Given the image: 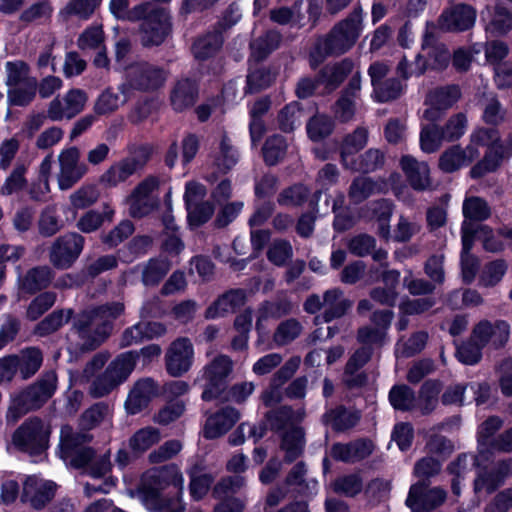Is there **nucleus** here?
I'll use <instances>...</instances> for the list:
<instances>
[{
  "label": "nucleus",
  "mask_w": 512,
  "mask_h": 512,
  "mask_svg": "<svg viewBox=\"0 0 512 512\" xmlns=\"http://www.w3.org/2000/svg\"><path fill=\"white\" fill-rule=\"evenodd\" d=\"M383 182H377L369 177H357L353 180L350 189L349 197L355 203H360L375 193L383 191Z\"/></svg>",
  "instance_id": "nucleus-42"
},
{
  "label": "nucleus",
  "mask_w": 512,
  "mask_h": 512,
  "mask_svg": "<svg viewBox=\"0 0 512 512\" xmlns=\"http://www.w3.org/2000/svg\"><path fill=\"white\" fill-rule=\"evenodd\" d=\"M84 247V238L77 233H67L57 238L49 251L52 265L58 269H67L80 256Z\"/></svg>",
  "instance_id": "nucleus-14"
},
{
  "label": "nucleus",
  "mask_w": 512,
  "mask_h": 512,
  "mask_svg": "<svg viewBox=\"0 0 512 512\" xmlns=\"http://www.w3.org/2000/svg\"><path fill=\"white\" fill-rule=\"evenodd\" d=\"M363 30V11L355 7L349 16L339 22L328 37L320 39L310 54V65L316 68L326 56L349 50Z\"/></svg>",
  "instance_id": "nucleus-4"
},
{
  "label": "nucleus",
  "mask_w": 512,
  "mask_h": 512,
  "mask_svg": "<svg viewBox=\"0 0 512 512\" xmlns=\"http://www.w3.org/2000/svg\"><path fill=\"white\" fill-rule=\"evenodd\" d=\"M189 476L190 494L193 499L201 500L208 493L214 478L208 473H203L198 466H194L190 469Z\"/></svg>",
  "instance_id": "nucleus-53"
},
{
  "label": "nucleus",
  "mask_w": 512,
  "mask_h": 512,
  "mask_svg": "<svg viewBox=\"0 0 512 512\" xmlns=\"http://www.w3.org/2000/svg\"><path fill=\"white\" fill-rule=\"evenodd\" d=\"M437 37V26L434 23H427L422 42V56L428 58L424 60L426 69H443L449 63L450 53L444 44L437 43Z\"/></svg>",
  "instance_id": "nucleus-18"
},
{
  "label": "nucleus",
  "mask_w": 512,
  "mask_h": 512,
  "mask_svg": "<svg viewBox=\"0 0 512 512\" xmlns=\"http://www.w3.org/2000/svg\"><path fill=\"white\" fill-rule=\"evenodd\" d=\"M428 122V124H422L420 147L425 153H433L438 150L444 137H442V130L434 122Z\"/></svg>",
  "instance_id": "nucleus-56"
},
{
  "label": "nucleus",
  "mask_w": 512,
  "mask_h": 512,
  "mask_svg": "<svg viewBox=\"0 0 512 512\" xmlns=\"http://www.w3.org/2000/svg\"><path fill=\"white\" fill-rule=\"evenodd\" d=\"M156 178L149 177L139 183L128 197L129 213L134 218L148 215L155 206L152 192L157 188Z\"/></svg>",
  "instance_id": "nucleus-21"
},
{
  "label": "nucleus",
  "mask_w": 512,
  "mask_h": 512,
  "mask_svg": "<svg viewBox=\"0 0 512 512\" xmlns=\"http://www.w3.org/2000/svg\"><path fill=\"white\" fill-rule=\"evenodd\" d=\"M57 388V375L48 371L33 385L13 398L7 412L8 421H17L21 415L29 410L39 408L55 393Z\"/></svg>",
  "instance_id": "nucleus-5"
},
{
  "label": "nucleus",
  "mask_w": 512,
  "mask_h": 512,
  "mask_svg": "<svg viewBox=\"0 0 512 512\" xmlns=\"http://www.w3.org/2000/svg\"><path fill=\"white\" fill-rule=\"evenodd\" d=\"M446 499V492L438 487L428 488L424 482L410 487L406 505L412 512H426L435 509Z\"/></svg>",
  "instance_id": "nucleus-17"
},
{
  "label": "nucleus",
  "mask_w": 512,
  "mask_h": 512,
  "mask_svg": "<svg viewBox=\"0 0 512 512\" xmlns=\"http://www.w3.org/2000/svg\"><path fill=\"white\" fill-rule=\"evenodd\" d=\"M402 171L415 190H426L431 186L430 170L425 162H419L412 156H403L400 160Z\"/></svg>",
  "instance_id": "nucleus-31"
},
{
  "label": "nucleus",
  "mask_w": 512,
  "mask_h": 512,
  "mask_svg": "<svg viewBox=\"0 0 512 512\" xmlns=\"http://www.w3.org/2000/svg\"><path fill=\"white\" fill-rule=\"evenodd\" d=\"M53 13V7L48 0H41L33 3L20 14V21L26 24L48 21Z\"/></svg>",
  "instance_id": "nucleus-54"
},
{
  "label": "nucleus",
  "mask_w": 512,
  "mask_h": 512,
  "mask_svg": "<svg viewBox=\"0 0 512 512\" xmlns=\"http://www.w3.org/2000/svg\"><path fill=\"white\" fill-rule=\"evenodd\" d=\"M439 392L440 386L437 382H425L421 387L418 399H416V407L423 413H429L437 404Z\"/></svg>",
  "instance_id": "nucleus-60"
},
{
  "label": "nucleus",
  "mask_w": 512,
  "mask_h": 512,
  "mask_svg": "<svg viewBox=\"0 0 512 512\" xmlns=\"http://www.w3.org/2000/svg\"><path fill=\"white\" fill-rule=\"evenodd\" d=\"M393 313L390 310L376 311L372 316L374 327H363L358 331V341L363 345H382L386 342Z\"/></svg>",
  "instance_id": "nucleus-25"
},
{
  "label": "nucleus",
  "mask_w": 512,
  "mask_h": 512,
  "mask_svg": "<svg viewBox=\"0 0 512 512\" xmlns=\"http://www.w3.org/2000/svg\"><path fill=\"white\" fill-rule=\"evenodd\" d=\"M141 43L145 47L158 46L164 42L171 31L170 16L163 8H156L149 3V10L141 18Z\"/></svg>",
  "instance_id": "nucleus-9"
},
{
  "label": "nucleus",
  "mask_w": 512,
  "mask_h": 512,
  "mask_svg": "<svg viewBox=\"0 0 512 512\" xmlns=\"http://www.w3.org/2000/svg\"><path fill=\"white\" fill-rule=\"evenodd\" d=\"M232 366V360L228 356L220 355L204 367L203 377L206 380L202 393L204 401L221 397L225 390V379L231 373Z\"/></svg>",
  "instance_id": "nucleus-12"
},
{
  "label": "nucleus",
  "mask_w": 512,
  "mask_h": 512,
  "mask_svg": "<svg viewBox=\"0 0 512 512\" xmlns=\"http://www.w3.org/2000/svg\"><path fill=\"white\" fill-rule=\"evenodd\" d=\"M368 141V131L364 127H358L353 133L347 135L341 146V160L343 166L353 159V155L364 148Z\"/></svg>",
  "instance_id": "nucleus-41"
},
{
  "label": "nucleus",
  "mask_w": 512,
  "mask_h": 512,
  "mask_svg": "<svg viewBox=\"0 0 512 512\" xmlns=\"http://www.w3.org/2000/svg\"><path fill=\"white\" fill-rule=\"evenodd\" d=\"M353 66V62L348 59L332 66H326L321 72L320 81L325 84L327 90L331 91L352 72Z\"/></svg>",
  "instance_id": "nucleus-44"
},
{
  "label": "nucleus",
  "mask_w": 512,
  "mask_h": 512,
  "mask_svg": "<svg viewBox=\"0 0 512 512\" xmlns=\"http://www.w3.org/2000/svg\"><path fill=\"white\" fill-rule=\"evenodd\" d=\"M53 274L49 267L41 266L30 269L21 280V289L33 294L45 289L52 281Z\"/></svg>",
  "instance_id": "nucleus-39"
},
{
  "label": "nucleus",
  "mask_w": 512,
  "mask_h": 512,
  "mask_svg": "<svg viewBox=\"0 0 512 512\" xmlns=\"http://www.w3.org/2000/svg\"><path fill=\"white\" fill-rule=\"evenodd\" d=\"M373 213L378 222V233L387 239L390 236V218L392 215V203L388 200H379L372 204Z\"/></svg>",
  "instance_id": "nucleus-59"
},
{
  "label": "nucleus",
  "mask_w": 512,
  "mask_h": 512,
  "mask_svg": "<svg viewBox=\"0 0 512 512\" xmlns=\"http://www.w3.org/2000/svg\"><path fill=\"white\" fill-rule=\"evenodd\" d=\"M506 478H512V458L498 462L495 473H478L474 482L475 492L485 490L491 493L502 485Z\"/></svg>",
  "instance_id": "nucleus-32"
},
{
  "label": "nucleus",
  "mask_w": 512,
  "mask_h": 512,
  "mask_svg": "<svg viewBox=\"0 0 512 512\" xmlns=\"http://www.w3.org/2000/svg\"><path fill=\"white\" fill-rule=\"evenodd\" d=\"M502 420L499 417H490L478 428V453L480 457L489 460L491 441L494 434L502 427Z\"/></svg>",
  "instance_id": "nucleus-40"
},
{
  "label": "nucleus",
  "mask_w": 512,
  "mask_h": 512,
  "mask_svg": "<svg viewBox=\"0 0 512 512\" xmlns=\"http://www.w3.org/2000/svg\"><path fill=\"white\" fill-rule=\"evenodd\" d=\"M240 414L233 407H224L210 415L204 426V436L208 439L218 438L227 433L239 420Z\"/></svg>",
  "instance_id": "nucleus-30"
},
{
  "label": "nucleus",
  "mask_w": 512,
  "mask_h": 512,
  "mask_svg": "<svg viewBox=\"0 0 512 512\" xmlns=\"http://www.w3.org/2000/svg\"><path fill=\"white\" fill-rule=\"evenodd\" d=\"M194 348L190 339L180 337L174 340L165 355L166 370L173 377H180L192 366Z\"/></svg>",
  "instance_id": "nucleus-16"
},
{
  "label": "nucleus",
  "mask_w": 512,
  "mask_h": 512,
  "mask_svg": "<svg viewBox=\"0 0 512 512\" xmlns=\"http://www.w3.org/2000/svg\"><path fill=\"white\" fill-rule=\"evenodd\" d=\"M50 427L39 418L24 421L12 436L13 445L30 455H39L48 448Z\"/></svg>",
  "instance_id": "nucleus-7"
},
{
  "label": "nucleus",
  "mask_w": 512,
  "mask_h": 512,
  "mask_svg": "<svg viewBox=\"0 0 512 512\" xmlns=\"http://www.w3.org/2000/svg\"><path fill=\"white\" fill-rule=\"evenodd\" d=\"M244 486V478L235 475L221 479L213 488V496L221 500L214 508V512H243L246 502L242 498L231 497Z\"/></svg>",
  "instance_id": "nucleus-15"
},
{
  "label": "nucleus",
  "mask_w": 512,
  "mask_h": 512,
  "mask_svg": "<svg viewBox=\"0 0 512 512\" xmlns=\"http://www.w3.org/2000/svg\"><path fill=\"white\" fill-rule=\"evenodd\" d=\"M506 271L507 264L503 260H496L487 264L480 275V285L484 287L497 285L502 280Z\"/></svg>",
  "instance_id": "nucleus-62"
},
{
  "label": "nucleus",
  "mask_w": 512,
  "mask_h": 512,
  "mask_svg": "<svg viewBox=\"0 0 512 512\" xmlns=\"http://www.w3.org/2000/svg\"><path fill=\"white\" fill-rule=\"evenodd\" d=\"M247 301L243 289H232L219 296L205 311V318L216 319L234 313Z\"/></svg>",
  "instance_id": "nucleus-28"
},
{
  "label": "nucleus",
  "mask_w": 512,
  "mask_h": 512,
  "mask_svg": "<svg viewBox=\"0 0 512 512\" xmlns=\"http://www.w3.org/2000/svg\"><path fill=\"white\" fill-rule=\"evenodd\" d=\"M18 361V370L23 379L33 376L41 367L43 356L39 349L30 347L15 355Z\"/></svg>",
  "instance_id": "nucleus-45"
},
{
  "label": "nucleus",
  "mask_w": 512,
  "mask_h": 512,
  "mask_svg": "<svg viewBox=\"0 0 512 512\" xmlns=\"http://www.w3.org/2000/svg\"><path fill=\"white\" fill-rule=\"evenodd\" d=\"M196 96L195 83L189 79L180 80L171 93L172 106L176 111H183L195 103Z\"/></svg>",
  "instance_id": "nucleus-38"
},
{
  "label": "nucleus",
  "mask_w": 512,
  "mask_h": 512,
  "mask_svg": "<svg viewBox=\"0 0 512 512\" xmlns=\"http://www.w3.org/2000/svg\"><path fill=\"white\" fill-rule=\"evenodd\" d=\"M333 121L323 115L314 116L307 124V133L312 141H320L333 131Z\"/></svg>",
  "instance_id": "nucleus-64"
},
{
  "label": "nucleus",
  "mask_w": 512,
  "mask_h": 512,
  "mask_svg": "<svg viewBox=\"0 0 512 512\" xmlns=\"http://www.w3.org/2000/svg\"><path fill=\"white\" fill-rule=\"evenodd\" d=\"M359 420V415L339 407L328 411L324 415L325 424L331 426L334 430L344 431L353 427Z\"/></svg>",
  "instance_id": "nucleus-52"
},
{
  "label": "nucleus",
  "mask_w": 512,
  "mask_h": 512,
  "mask_svg": "<svg viewBox=\"0 0 512 512\" xmlns=\"http://www.w3.org/2000/svg\"><path fill=\"white\" fill-rule=\"evenodd\" d=\"M161 439L160 431L155 427H144L136 431L129 439V447L135 453H143Z\"/></svg>",
  "instance_id": "nucleus-47"
},
{
  "label": "nucleus",
  "mask_w": 512,
  "mask_h": 512,
  "mask_svg": "<svg viewBox=\"0 0 512 512\" xmlns=\"http://www.w3.org/2000/svg\"><path fill=\"white\" fill-rule=\"evenodd\" d=\"M212 165L222 174L231 170L239 160L237 149L226 134H222L216 150L211 155Z\"/></svg>",
  "instance_id": "nucleus-34"
},
{
  "label": "nucleus",
  "mask_w": 512,
  "mask_h": 512,
  "mask_svg": "<svg viewBox=\"0 0 512 512\" xmlns=\"http://www.w3.org/2000/svg\"><path fill=\"white\" fill-rule=\"evenodd\" d=\"M136 359L137 354L132 351L118 355L92 382L90 394L95 398H100L111 393L129 378L135 369Z\"/></svg>",
  "instance_id": "nucleus-6"
},
{
  "label": "nucleus",
  "mask_w": 512,
  "mask_h": 512,
  "mask_svg": "<svg viewBox=\"0 0 512 512\" xmlns=\"http://www.w3.org/2000/svg\"><path fill=\"white\" fill-rule=\"evenodd\" d=\"M90 441L85 433H76L69 425H64L60 431V457L70 466L82 469L83 474L92 478L105 477L112 468L110 451L96 454L92 447L80 446Z\"/></svg>",
  "instance_id": "nucleus-2"
},
{
  "label": "nucleus",
  "mask_w": 512,
  "mask_h": 512,
  "mask_svg": "<svg viewBox=\"0 0 512 512\" xmlns=\"http://www.w3.org/2000/svg\"><path fill=\"white\" fill-rule=\"evenodd\" d=\"M473 246V234L470 228V224L464 221L462 224V253H461V268L462 277L466 283H471L478 271L479 262L478 259L470 254V250Z\"/></svg>",
  "instance_id": "nucleus-33"
},
{
  "label": "nucleus",
  "mask_w": 512,
  "mask_h": 512,
  "mask_svg": "<svg viewBox=\"0 0 512 512\" xmlns=\"http://www.w3.org/2000/svg\"><path fill=\"white\" fill-rule=\"evenodd\" d=\"M223 38L221 33L215 31L198 38L192 47L196 59L205 60L213 56L222 46Z\"/></svg>",
  "instance_id": "nucleus-46"
},
{
  "label": "nucleus",
  "mask_w": 512,
  "mask_h": 512,
  "mask_svg": "<svg viewBox=\"0 0 512 512\" xmlns=\"http://www.w3.org/2000/svg\"><path fill=\"white\" fill-rule=\"evenodd\" d=\"M101 2L102 0H70L59 14L64 19L76 16L81 20H87Z\"/></svg>",
  "instance_id": "nucleus-50"
},
{
  "label": "nucleus",
  "mask_w": 512,
  "mask_h": 512,
  "mask_svg": "<svg viewBox=\"0 0 512 512\" xmlns=\"http://www.w3.org/2000/svg\"><path fill=\"white\" fill-rule=\"evenodd\" d=\"M58 165L57 183L60 190L72 188L88 172V166L81 161V152L75 146L60 151Z\"/></svg>",
  "instance_id": "nucleus-10"
},
{
  "label": "nucleus",
  "mask_w": 512,
  "mask_h": 512,
  "mask_svg": "<svg viewBox=\"0 0 512 512\" xmlns=\"http://www.w3.org/2000/svg\"><path fill=\"white\" fill-rule=\"evenodd\" d=\"M56 484L36 476H29L24 482L21 501L35 509H41L55 494Z\"/></svg>",
  "instance_id": "nucleus-22"
},
{
  "label": "nucleus",
  "mask_w": 512,
  "mask_h": 512,
  "mask_svg": "<svg viewBox=\"0 0 512 512\" xmlns=\"http://www.w3.org/2000/svg\"><path fill=\"white\" fill-rule=\"evenodd\" d=\"M301 363V358L299 356H295L290 358L284 366L277 372L275 378L273 380L272 387L270 391H267L263 394V400L266 404L270 405L276 403L281 400L282 393L279 387L289 378H291L294 373L297 371Z\"/></svg>",
  "instance_id": "nucleus-37"
},
{
  "label": "nucleus",
  "mask_w": 512,
  "mask_h": 512,
  "mask_svg": "<svg viewBox=\"0 0 512 512\" xmlns=\"http://www.w3.org/2000/svg\"><path fill=\"white\" fill-rule=\"evenodd\" d=\"M121 302L106 303L78 314L73 330L83 341V346L94 349L111 335L114 321L124 313Z\"/></svg>",
  "instance_id": "nucleus-3"
},
{
  "label": "nucleus",
  "mask_w": 512,
  "mask_h": 512,
  "mask_svg": "<svg viewBox=\"0 0 512 512\" xmlns=\"http://www.w3.org/2000/svg\"><path fill=\"white\" fill-rule=\"evenodd\" d=\"M373 444L370 441L360 440L348 444H334L331 455L334 459L344 462H355L372 453Z\"/></svg>",
  "instance_id": "nucleus-35"
},
{
  "label": "nucleus",
  "mask_w": 512,
  "mask_h": 512,
  "mask_svg": "<svg viewBox=\"0 0 512 512\" xmlns=\"http://www.w3.org/2000/svg\"><path fill=\"white\" fill-rule=\"evenodd\" d=\"M499 135L494 128H479L472 132L470 136V143L468 146H473L479 151V147L487 146L488 152L485 154L484 159L474 165L470 171L473 178H479L486 173L496 170L501 161V154L499 152Z\"/></svg>",
  "instance_id": "nucleus-8"
},
{
  "label": "nucleus",
  "mask_w": 512,
  "mask_h": 512,
  "mask_svg": "<svg viewBox=\"0 0 512 512\" xmlns=\"http://www.w3.org/2000/svg\"><path fill=\"white\" fill-rule=\"evenodd\" d=\"M167 73L164 69L149 63H139L127 71V81L119 89L122 94H128L129 88L137 90H153L164 84Z\"/></svg>",
  "instance_id": "nucleus-11"
},
{
  "label": "nucleus",
  "mask_w": 512,
  "mask_h": 512,
  "mask_svg": "<svg viewBox=\"0 0 512 512\" xmlns=\"http://www.w3.org/2000/svg\"><path fill=\"white\" fill-rule=\"evenodd\" d=\"M72 313L71 309L52 312L38 324V333L40 335H46L58 330L70 320Z\"/></svg>",
  "instance_id": "nucleus-61"
},
{
  "label": "nucleus",
  "mask_w": 512,
  "mask_h": 512,
  "mask_svg": "<svg viewBox=\"0 0 512 512\" xmlns=\"http://www.w3.org/2000/svg\"><path fill=\"white\" fill-rule=\"evenodd\" d=\"M183 487L184 478L176 465L153 468L142 481V502L151 512H185Z\"/></svg>",
  "instance_id": "nucleus-1"
},
{
  "label": "nucleus",
  "mask_w": 512,
  "mask_h": 512,
  "mask_svg": "<svg viewBox=\"0 0 512 512\" xmlns=\"http://www.w3.org/2000/svg\"><path fill=\"white\" fill-rule=\"evenodd\" d=\"M481 18L485 22L486 31L492 34H504L512 28V16L501 5L493 9L487 7L482 11Z\"/></svg>",
  "instance_id": "nucleus-36"
},
{
  "label": "nucleus",
  "mask_w": 512,
  "mask_h": 512,
  "mask_svg": "<svg viewBox=\"0 0 512 512\" xmlns=\"http://www.w3.org/2000/svg\"><path fill=\"white\" fill-rule=\"evenodd\" d=\"M170 270V264L167 260L156 258L150 259L142 267V282L145 286H154L158 284Z\"/></svg>",
  "instance_id": "nucleus-51"
},
{
  "label": "nucleus",
  "mask_w": 512,
  "mask_h": 512,
  "mask_svg": "<svg viewBox=\"0 0 512 512\" xmlns=\"http://www.w3.org/2000/svg\"><path fill=\"white\" fill-rule=\"evenodd\" d=\"M460 98V90L457 86H447L431 91L426 103L429 105L423 113V119L430 122L437 121L442 111L452 107Z\"/></svg>",
  "instance_id": "nucleus-24"
},
{
  "label": "nucleus",
  "mask_w": 512,
  "mask_h": 512,
  "mask_svg": "<svg viewBox=\"0 0 512 512\" xmlns=\"http://www.w3.org/2000/svg\"><path fill=\"white\" fill-rule=\"evenodd\" d=\"M124 98L113 92L111 89L104 90L95 100L93 111L95 115L107 116L119 109L127 100L128 94H123Z\"/></svg>",
  "instance_id": "nucleus-48"
},
{
  "label": "nucleus",
  "mask_w": 512,
  "mask_h": 512,
  "mask_svg": "<svg viewBox=\"0 0 512 512\" xmlns=\"http://www.w3.org/2000/svg\"><path fill=\"white\" fill-rule=\"evenodd\" d=\"M428 335L425 332H417L409 339H400L395 346L396 357H411L419 353L426 345Z\"/></svg>",
  "instance_id": "nucleus-55"
},
{
  "label": "nucleus",
  "mask_w": 512,
  "mask_h": 512,
  "mask_svg": "<svg viewBox=\"0 0 512 512\" xmlns=\"http://www.w3.org/2000/svg\"><path fill=\"white\" fill-rule=\"evenodd\" d=\"M149 3H142L129 9L128 0H110L109 11L119 20L138 21L146 15Z\"/></svg>",
  "instance_id": "nucleus-43"
},
{
  "label": "nucleus",
  "mask_w": 512,
  "mask_h": 512,
  "mask_svg": "<svg viewBox=\"0 0 512 512\" xmlns=\"http://www.w3.org/2000/svg\"><path fill=\"white\" fill-rule=\"evenodd\" d=\"M484 461H487V459L480 457L479 453L477 457L463 454L449 465L448 470L449 473L454 476V479H461L464 478L465 474L471 471L473 467L481 466Z\"/></svg>",
  "instance_id": "nucleus-63"
},
{
  "label": "nucleus",
  "mask_w": 512,
  "mask_h": 512,
  "mask_svg": "<svg viewBox=\"0 0 512 512\" xmlns=\"http://www.w3.org/2000/svg\"><path fill=\"white\" fill-rule=\"evenodd\" d=\"M391 405L398 410H411L416 407L414 392L406 385L394 386L389 394Z\"/></svg>",
  "instance_id": "nucleus-58"
},
{
  "label": "nucleus",
  "mask_w": 512,
  "mask_h": 512,
  "mask_svg": "<svg viewBox=\"0 0 512 512\" xmlns=\"http://www.w3.org/2000/svg\"><path fill=\"white\" fill-rule=\"evenodd\" d=\"M282 447L286 451L289 461L295 460L304 447V433L301 428L295 427L287 431L283 436Z\"/></svg>",
  "instance_id": "nucleus-57"
},
{
  "label": "nucleus",
  "mask_w": 512,
  "mask_h": 512,
  "mask_svg": "<svg viewBox=\"0 0 512 512\" xmlns=\"http://www.w3.org/2000/svg\"><path fill=\"white\" fill-rule=\"evenodd\" d=\"M384 155L377 149H369L358 159H352L344 166L355 172H372L382 166Z\"/></svg>",
  "instance_id": "nucleus-49"
},
{
  "label": "nucleus",
  "mask_w": 512,
  "mask_h": 512,
  "mask_svg": "<svg viewBox=\"0 0 512 512\" xmlns=\"http://www.w3.org/2000/svg\"><path fill=\"white\" fill-rule=\"evenodd\" d=\"M352 302L339 289L327 290L323 295V312L314 318L316 325L329 323L346 314Z\"/></svg>",
  "instance_id": "nucleus-26"
},
{
  "label": "nucleus",
  "mask_w": 512,
  "mask_h": 512,
  "mask_svg": "<svg viewBox=\"0 0 512 512\" xmlns=\"http://www.w3.org/2000/svg\"><path fill=\"white\" fill-rule=\"evenodd\" d=\"M87 100L85 91L78 88L70 89L62 97H55L49 103L47 116L51 121L70 120L84 110Z\"/></svg>",
  "instance_id": "nucleus-13"
},
{
  "label": "nucleus",
  "mask_w": 512,
  "mask_h": 512,
  "mask_svg": "<svg viewBox=\"0 0 512 512\" xmlns=\"http://www.w3.org/2000/svg\"><path fill=\"white\" fill-rule=\"evenodd\" d=\"M158 393V386L151 378L138 380L131 389L125 407L128 413L137 414L144 409Z\"/></svg>",
  "instance_id": "nucleus-29"
},
{
  "label": "nucleus",
  "mask_w": 512,
  "mask_h": 512,
  "mask_svg": "<svg viewBox=\"0 0 512 512\" xmlns=\"http://www.w3.org/2000/svg\"><path fill=\"white\" fill-rule=\"evenodd\" d=\"M476 20V11L468 5H457L446 9L435 24L440 31H464L471 28Z\"/></svg>",
  "instance_id": "nucleus-23"
},
{
  "label": "nucleus",
  "mask_w": 512,
  "mask_h": 512,
  "mask_svg": "<svg viewBox=\"0 0 512 512\" xmlns=\"http://www.w3.org/2000/svg\"><path fill=\"white\" fill-rule=\"evenodd\" d=\"M479 155L480 152L477 148H473V146L467 145L465 148H462L459 145H454L441 154L438 166L443 172L452 173L469 165Z\"/></svg>",
  "instance_id": "nucleus-27"
},
{
  "label": "nucleus",
  "mask_w": 512,
  "mask_h": 512,
  "mask_svg": "<svg viewBox=\"0 0 512 512\" xmlns=\"http://www.w3.org/2000/svg\"><path fill=\"white\" fill-rule=\"evenodd\" d=\"M147 161L145 155L130 156L112 164L101 176L100 183L105 187H116L128 180L141 169Z\"/></svg>",
  "instance_id": "nucleus-20"
},
{
  "label": "nucleus",
  "mask_w": 512,
  "mask_h": 512,
  "mask_svg": "<svg viewBox=\"0 0 512 512\" xmlns=\"http://www.w3.org/2000/svg\"><path fill=\"white\" fill-rule=\"evenodd\" d=\"M510 332V324L505 320H497L494 323L483 320L474 327L472 340L477 341L480 345L490 344L499 348L508 342Z\"/></svg>",
  "instance_id": "nucleus-19"
}]
</instances>
